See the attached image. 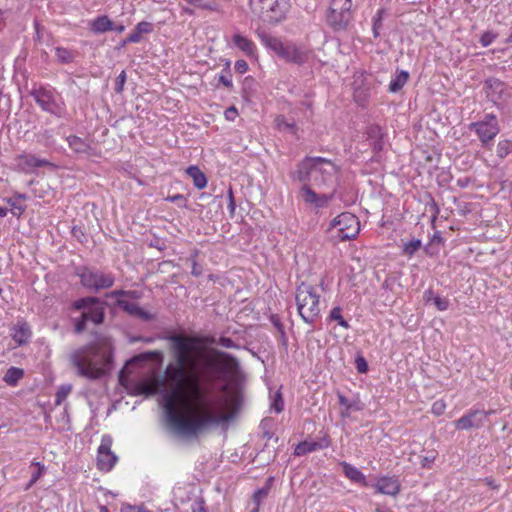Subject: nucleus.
I'll list each match as a JSON object with an SVG mask.
<instances>
[{"label": "nucleus", "mask_w": 512, "mask_h": 512, "mask_svg": "<svg viewBox=\"0 0 512 512\" xmlns=\"http://www.w3.org/2000/svg\"><path fill=\"white\" fill-rule=\"evenodd\" d=\"M165 201L177 203V205L181 208L187 207V198L183 194L168 195L165 198Z\"/></svg>", "instance_id": "nucleus-45"}, {"label": "nucleus", "mask_w": 512, "mask_h": 512, "mask_svg": "<svg viewBox=\"0 0 512 512\" xmlns=\"http://www.w3.org/2000/svg\"><path fill=\"white\" fill-rule=\"evenodd\" d=\"M338 171L337 165L329 159L306 156L297 163L295 170L289 173V177L292 181L310 184L311 174H319L321 179H315V188L321 189L333 181L332 178Z\"/></svg>", "instance_id": "nucleus-4"}, {"label": "nucleus", "mask_w": 512, "mask_h": 512, "mask_svg": "<svg viewBox=\"0 0 512 512\" xmlns=\"http://www.w3.org/2000/svg\"><path fill=\"white\" fill-rule=\"evenodd\" d=\"M295 301L298 314L302 320L313 326L321 312L320 295L317 294L315 287L306 282H301L296 288Z\"/></svg>", "instance_id": "nucleus-6"}, {"label": "nucleus", "mask_w": 512, "mask_h": 512, "mask_svg": "<svg viewBox=\"0 0 512 512\" xmlns=\"http://www.w3.org/2000/svg\"><path fill=\"white\" fill-rule=\"evenodd\" d=\"M300 197L306 205L313 206L316 209L326 208L334 199L335 190L331 193H317L310 184H302Z\"/></svg>", "instance_id": "nucleus-11"}, {"label": "nucleus", "mask_w": 512, "mask_h": 512, "mask_svg": "<svg viewBox=\"0 0 512 512\" xmlns=\"http://www.w3.org/2000/svg\"><path fill=\"white\" fill-rule=\"evenodd\" d=\"M90 30L95 34L112 31L113 22L106 15L98 16L90 22Z\"/></svg>", "instance_id": "nucleus-27"}, {"label": "nucleus", "mask_w": 512, "mask_h": 512, "mask_svg": "<svg viewBox=\"0 0 512 512\" xmlns=\"http://www.w3.org/2000/svg\"><path fill=\"white\" fill-rule=\"evenodd\" d=\"M7 203L9 204V206L11 207V211L13 213V215L15 216H21L22 213L25 211L26 209V206L25 205H22L20 204L18 201H16L14 198H9L7 199Z\"/></svg>", "instance_id": "nucleus-43"}, {"label": "nucleus", "mask_w": 512, "mask_h": 512, "mask_svg": "<svg viewBox=\"0 0 512 512\" xmlns=\"http://www.w3.org/2000/svg\"><path fill=\"white\" fill-rule=\"evenodd\" d=\"M198 255V251L195 250L193 254L187 259V261L191 262V274L195 277H199L203 273V268L201 265L198 264L196 258Z\"/></svg>", "instance_id": "nucleus-42"}, {"label": "nucleus", "mask_w": 512, "mask_h": 512, "mask_svg": "<svg viewBox=\"0 0 512 512\" xmlns=\"http://www.w3.org/2000/svg\"><path fill=\"white\" fill-rule=\"evenodd\" d=\"M446 410V403L444 400L442 399H439V400H436L433 404H432V408H431V411L434 415L436 416H441L444 414Z\"/></svg>", "instance_id": "nucleus-53"}, {"label": "nucleus", "mask_w": 512, "mask_h": 512, "mask_svg": "<svg viewBox=\"0 0 512 512\" xmlns=\"http://www.w3.org/2000/svg\"><path fill=\"white\" fill-rule=\"evenodd\" d=\"M71 307L75 311H81V315L74 319V331L81 334L86 330V325L91 322L100 325L105 319V302L95 296L79 298L72 302Z\"/></svg>", "instance_id": "nucleus-5"}, {"label": "nucleus", "mask_w": 512, "mask_h": 512, "mask_svg": "<svg viewBox=\"0 0 512 512\" xmlns=\"http://www.w3.org/2000/svg\"><path fill=\"white\" fill-rule=\"evenodd\" d=\"M338 403L343 409L340 412L342 418H349L352 411H361L364 408V404L361 402L359 397H355L349 400L340 392H337Z\"/></svg>", "instance_id": "nucleus-21"}, {"label": "nucleus", "mask_w": 512, "mask_h": 512, "mask_svg": "<svg viewBox=\"0 0 512 512\" xmlns=\"http://www.w3.org/2000/svg\"><path fill=\"white\" fill-rule=\"evenodd\" d=\"M138 33L142 34H148L153 31V25L150 22L147 21H141L135 26Z\"/></svg>", "instance_id": "nucleus-56"}, {"label": "nucleus", "mask_w": 512, "mask_h": 512, "mask_svg": "<svg viewBox=\"0 0 512 512\" xmlns=\"http://www.w3.org/2000/svg\"><path fill=\"white\" fill-rule=\"evenodd\" d=\"M134 317H136L138 319H141L143 321H146V322L152 321L154 319V315L153 314H151L148 311H145L144 309H142L139 306H138V308L136 310V313H135Z\"/></svg>", "instance_id": "nucleus-57"}, {"label": "nucleus", "mask_w": 512, "mask_h": 512, "mask_svg": "<svg viewBox=\"0 0 512 512\" xmlns=\"http://www.w3.org/2000/svg\"><path fill=\"white\" fill-rule=\"evenodd\" d=\"M232 40L234 45L245 52L248 56H251L255 53V44L247 37L240 34H235Z\"/></svg>", "instance_id": "nucleus-33"}, {"label": "nucleus", "mask_w": 512, "mask_h": 512, "mask_svg": "<svg viewBox=\"0 0 512 512\" xmlns=\"http://www.w3.org/2000/svg\"><path fill=\"white\" fill-rule=\"evenodd\" d=\"M257 35L263 45L272 50L275 54L279 55L283 45L285 44L284 42H282L279 38L267 33L266 31L259 30Z\"/></svg>", "instance_id": "nucleus-24"}, {"label": "nucleus", "mask_w": 512, "mask_h": 512, "mask_svg": "<svg viewBox=\"0 0 512 512\" xmlns=\"http://www.w3.org/2000/svg\"><path fill=\"white\" fill-rule=\"evenodd\" d=\"M395 283H396V279L394 277H388L382 283V289L388 290V291H393V287H394Z\"/></svg>", "instance_id": "nucleus-64"}, {"label": "nucleus", "mask_w": 512, "mask_h": 512, "mask_svg": "<svg viewBox=\"0 0 512 512\" xmlns=\"http://www.w3.org/2000/svg\"><path fill=\"white\" fill-rule=\"evenodd\" d=\"M218 344L224 348H228V349H239L240 348V345L235 343L230 337H224V336H221L219 339H218Z\"/></svg>", "instance_id": "nucleus-54"}, {"label": "nucleus", "mask_w": 512, "mask_h": 512, "mask_svg": "<svg viewBox=\"0 0 512 512\" xmlns=\"http://www.w3.org/2000/svg\"><path fill=\"white\" fill-rule=\"evenodd\" d=\"M269 492L268 488H259L253 494V503L260 506L261 503L267 498Z\"/></svg>", "instance_id": "nucleus-46"}, {"label": "nucleus", "mask_w": 512, "mask_h": 512, "mask_svg": "<svg viewBox=\"0 0 512 512\" xmlns=\"http://www.w3.org/2000/svg\"><path fill=\"white\" fill-rule=\"evenodd\" d=\"M375 488L378 493L397 496L401 490V483L397 476H382L378 478Z\"/></svg>", "instance_id": "nucleus-18"}, {"label": "nucleus", "mask_w": 512, "mask_h": 512, "mask_svg": "<svg viewBox=\"0 0 512 512\" xmlns=\"http://www.w3.org/2000/svg\"><path fill=\"white\" fill-rule=\"evenodd\" d=\"M435 459H436V454L434 452H432L430 455L423 456L421 458V466L423 468L429 469V468H431V466L434 463Z\"/></svg>", "instance_id": "nucleus-60"}, {"label": "nucleus", "mask_w": 512, "mask_h": 512, "mask_svg": "<svg viewBox=\"0 0 512 512\" xmlns=\"http://www.w3.org/2000/svg\"><path fill=\"white\" fill-rule=\"evenodd\" d=\"M226 66H227V68L224 70L226 72V75L221 74L219 76V82L221 84H223L226 88L231 90L233 88V83H232V79H231V73L229 70L230 63L227 62Z\"/></svg>", "instance_id": "nucleus-47"}, {"label": "nucleus", "mask_w": 512, "mask_h": 512, "mask_svg": "<svg viewBox=\"0 0 512 512\" xmlns=\"http://www.w3.org/2000/svg\"><path fill=\"white\" fill-rule=\"evenodd\" d=\"M115 305L133 317L138 308V305L136 303L128 302L123 299H116Z\"/></svg>", "instance_id": "nucleus-40"}, {"label": "nucleus", "mask_w": 512, "mask_h": 512, "mask_svg": "<svg viewBox=\"0 0 512 512\" xmlns=\"http://www.w3.org/2000/svg\"><path fill=\"white\" fill-rule=\"evenodd\" d=\"M487 97L494 103L502 100L505 92V83L497 78H489L484 83Z\"/></svg>", "instance_id": "nucleus-20"}, {"label": "nucleus", "mask_w": 512, "mask_h": 512, "mask_svg": "<svg viewBox=\"0 0 512 512\" xmlns=\"http://www.w3.org/2000/svg\"><path fill=\"white\" fill-rule=\"evenodd\" d=\"M164 339L170 342L169 351L172 357V361L167 365V374L171 380L177 384H181L186 376V368L198 374H202L203 371L209 369L207 359H211V357H205V365L199 366L193 355V351H196L200 346L218 344V340H216L214 336H188L179 333H170L165 335ZM213 353L222 360L227 361V364H223L214 359L221 367L226 368V378L230 371L239 368L238 359L232 354L218 350H213Z\"/></svg>", "instance_id": "nucleus-2"}, {"label": "nucleus", "mask_w": 512, "mask_h": 512, "mask_svg": "<svg viewBox=\"0 0 512 512\" xmlns=\"http://www.w3.org/2000/svg\"><path fill=\"white\" fill-rule=\"evenodd\" d=\"M270 320H271L272 324L276 327L278 332L280 333L283 343L286 344L287 337H286V333L284 330V325L281 323L280 318L278 317V315H271Z\"/></svg>", "instance_id": "nucleus-44"}, {"label": "nucleus", "mask_w": 512, "mask_h": 512, "mask_svg": "<svg viewBox=\"0 0 512 512\" xmlns=\"http://www.w3.org/2000/svg\"><path fill=\"white\" fill-rule=\"evenodd\" d=\"M69 147L77 154H91L92 147L87 140L76 135H70L66 138Z\"/></svg>", "instance_id": "nucleus-25"}, {"label": "nucleus", "mask_w": 512, "mask_h": 512, "mask_svg": "<svg viewBox=\"0 0 512 512\" xmlns=\"http://www.w3.org/2000/svg\"><path fill=\"white\" fill-rule=\"evenodd\" d=\"M55 55L57 57V60L62 64H69L74 61L75 54L64 47H57L55 49Z\"/></svg>", "instance_id": "nucleus-38"}, {"label": "nucleus", "mask_w": 512, "mask_h": 512, "mask_svg": "<svg viewBox=\"0 0 512 512\" xmlns=\"http://www.w3.org/2000/svg\"><path fill=\"white\" fill-rule=\"evenodd\" d=\"M209 369L203 371L202 374L193 373L192 370L186 368V376L181 384H177L171 380L167 374V367L164 370V375L159 377L157 382L160 386H164L165 381L171 387L163 396V408L166 413L169 424L174 428L175 432L183 437H187L188 428L187 423L192 421V416H181L175 409L176 398L183 391L187 385L191 398L197 404H210L208 394L218 381H225L227 370L221 367L212 359H207Z\"/></svg>", "instance_id": "nucleus-1"}, {"label": "nucleus", "mask_w": 512, "mask_h": 512, "mask_svg": "<svg viewBox=\"0 0 512 512\" xmlns=\"http://www.w3.org/2000/svg\"><path fill=\"white\" fill-rule=\"evenodd\" d=\"M434 304L439 311H445L449 307V300L447 298L442 297H434Z\"/></svg>", "instance_id": "nucleus-59"}, {"label": "nucleus", "mask_w": 512, "mask_h": 512, "mask_svg": "<svg viewBox=\"0 0 512 512\" xmlns=\"http://www.w3.org/2000/svg\"><path fill=\"white\" fill-rule=\"evenodd\" d=\"M510 153H512V141L507 139L501 140L497 145V156L505 158Z\"/></svg>", "instance_id": "nucleus-39"}, {"label": "nucleus", "mask_w": 512, "mask_h": 512, "mask_svg": "<svg viewBox=\"0 0 512 512\" xmlns=\"http://www.w3.org/2000/svg\"><path fill=\"white\" fill-rule=\"evenodd\" d=\"M291 8L290 0H278L277 4L266 14L264 21L270 24H277L286 19L287 13Z\"/></svg>", "instance_id": "nucleus-19"}, {"label": "nucleus", "mask_w": 512, "mask_h": 512, "mask_svg": "<svg viewBox=\"0 0 512 512\" xmlns=\"http://www.w3.org/2000/svg\"><path fill=\"white\" fill-rule=\"evenodd\" d=\"M366 140L372 148L373 156L371 161L380 163L382 161V152L384 149V136L383 129L377 124H371L365 131Z\"/></svg>", "instance_id": "nucleus-12"}, {"label": "nucleus", "mask_w": 512, "mask_h": 512, "mask_svg": "<svg viewBox=\"0 0 512 512\" xmlns=\"http://www.w3.org/2000/svg\"><path fill=\"white\" fill-rule=\"evenodd\" d=\"M408 79L409 73L407 71L397 70L396 75L392 78V80L389 83L388 91L391 93L399 92L407 83Z\"/></svg>", "instance_id": "nucleus-31"}, {"label": "nucleus", "mask_w": 512, "mask_h": 512, "mask_svg": "<svg viewBox=\"0 0 512 512\" xmlns=\"http://www.w3.org/2000/svg\"><path fill=\"white\" fill-rule=\"evenodd\" d=\"M71 234L80 243H85L87 240V236L80 226H73L72 230H71Z\"/></svg>", "instance_id": "nucleus-55"}, {"label": "nucleus", "mask_w": 512, "mask_h": 512, "mask_svg": "<svg viewBox=\"0 0 512 512\" xmlns=\"http://www.w3.org/2000/svg\"><path fill=\"white\" fill-rule=\"evenodd\" d=\"M30 469H32L31 472V479L24 487V491H28L46 472L45 465L41 464L37 461H32L30 464Z\"/></svg>", "instance_id": "nucleus-34"}, {"label": "nucleus", "mask_w": 512, "mask_h": 512, "mask_svg": "<svg viewBox=\"0 0 512 512\" xmlns=\"http://www.w3.org/2000/svg\"><path fill=\"white\" fill-rule=\"evenodd\" d=\"M69 365L75 373L89 380H99L108 374L112 355L97 343H90L72 350Z\"/></svg>", "instance_id": "nucleus-3"}, {"label": "nucleus", "mask_w": 512, "mask_h": 512, "mask_svg": "<svg viewBox=\"0 0 512 512\" xmlns=\"http://www.w3.org/2000/svg\"><path fill=\"white\" fill-rule=\"evenodd\" d=\"M188 5L194 9H199L208 12H219L220 4L217 0H184Z\"/></svg>", "instance_id": "nucleus-29"}, {"label": "nucleus", "mask_w": 512, "mask_h": 512, "mask_svg": "<svg viewBox=\"0 0 512 512\" xmlns=\"http://www.w3.org/2000/svg\"><path fill=\"white\" fill-rule=\"evenodd\" d=\"M22 164L28 168H40L46 166H52V163L46 159L38 158L33 154H22L19 156Z\"/></svg>", "instance_id": "nucleus-32"}, {"label": "nucleus", "mask_w": 512, "mask_h": 512, "mask_svg": "<svg viewBox=\"0 0 512 512\" xmlns=\"http://www.w3.org/2000/svg\"><path fill=\"white\" fill-rule=\"evenodd\" d=\"M429 198L430 200L427 203V206L429 207V211L432 213L433 217L436 218L440 212V209L438 207V204L431 195H429Z\"/></svg>", "instance_id": "nucleus-62"}, {"label": "nucleus", "mask_w": 512, "mask_h": 512, "mask_svg": "<svg viewBox=\"0 0 512 512\" xmlns=\"http://www.w3.org/2000/svg\"><path fill=\"white\" fill-rule=\"evenodd\" d=\"M187 175H189L193 184L197 189H203L207 185V177L205 174L199 169L198 166L191 165L186 169Z\"/></svg>", "instance_id": "nucleus-30"}, {"label": "nucleus", "mask_w": 512, "mask_h": 512, "mask_svg": "<svg viewBox=\"0 0 512 512\" xmlns=\"http://www.w3.org/2000/svg\"><path fill=\"white\" fill-rule=\"evenodd\" d=\"M488 413L484 410L472 408L454 422L457 430L479 429L484 426Z\"/></svg>", "instance_id": "nucleus-13"}, {"label": "nucleus", "mask_w": 512, "mask_h": 512, "mask_svg": "<svg viewBox=\"0 0 512 512\" xmlns=\"http://www.w3.org/2000/svg\"><path fill=\"white\" fill-rule=\"evenodd\" d=\"M333 228H337V238L341 241L354 239L360 231L358 218L349 212L335 217L331 221L329 229Z\"/></svg>", "instance_id": "nucleus-9"}, {"label": "nucleus", "mask_w": 512, "mask_h": 512, "mask_svg": "<svg viewBox=\"0 0 512 512\" xmlns=\"http://www.w3.org/2000/svg\"><path fill=\"white\" fill-rule=\"evenodd\" d=\"M341 466L345 477H347L350 481L360 484L363 487L368 486L366 476L358 468L347 462H342Z\"/></svg>", "instance_id": "nucleus-23"}, {"label": "nucleus", "mask_w": 512, "mask_h": 512, "mask_svg": "<svg viewBox=\"0 0 512 512\" xmlns=\"http://www.w3.org/2000/svg\"><path fill=\"white\" fill-rule=\"evenodd\" d=\"M278 0H249L251 10L260 15L263 20L266 18V14L273 8V5L277 4Z\"/></svg>", "instance_id": "nucleus-26"}, {"label": "nucleus", "mask_w": 512, "mask_h": 512, "mask_svg": "<svg viewBox=\"0 0 512 512\" xmlns=\"http://www.w3.org/2000/svg\"><path fill=\"white\" fill-rule=\"evenodd\" d=\"M30 326L27 322H18L14 328L13 339L19 345L26 344L31 337Z\"/></svg>", "instance_id": "nucleus-28"}, {"label": "nucleus", "mask_w": 512, "mask_h": 512, "mask_svg": "<svg viewBox=\"0 0 512 512\" xmlns=\"http://www.w3.org/2000/svg\"><path fill=\"white\" fill-rule=\"evenodd\" d=\"M24 371L21 368L10 367L4 377L3 380L6 384L10 386H15L18 381L23 377Z\"/></svg>", "instance_id": "nucleus-36"}, {"label": "nucleus", "mask_w": 512, "mask_h": 512, "mask_svg": "<svg viewBox=\"0 0 512 512\" xmlns=\"http://www.w3.org/2000/svg\"><path fill=\"white\" fill-rule=\"evenodd\" d=\"M422 242L419 239H413L404 244L403 252L409 257L413 256L421 248Z\"/></svg>", "instance_id": "nucleus-41"}, {"label": "nucleus", "mask_w": 512, "mask_h": 512, "mask_svg": "<svg viewBox=\"0 0 512 512\" xmlns=\"http://www.w3.org/2000/svg\"><path fill=\"white\" fill-rule=\"evenodd\" d=\"M338 0H333L330 6V12L327 15V22L330 26H332L335 30H342L347 27L350 21V13L340 12L338 9Z\"/></svg>", "instance_id": "nucleus-17"}, {"label": "nucleus", "mask_w": 512, "mask_h": 512, "mask_svg": "<svg viewBox=\"0 0 512 512\" xmlns=\"http://www.w3.org/2000/svg\"><path fill=\"white\" fill-rule=\"evenodd\" d=\"M469 129L475 131L484 145L492 141L499 133L497 118L494 114H486L483 120L470 123Z\"/></svg>", "instance_id": "nucleus-10"}, {"label": "nucleus", "mask_w": 512, "mask_h": 512, "mask_svg": "<svg viewBox=\"0 0 512 512\" xmlns=\"http://www.w3.org/2000/svg\"><path fill=\"white\" fill-rule=\"evenodd\" d=\"M278 56L289 63L303 65L309 58V52L296 44L287 42L283 45Z\"/></svg>", "instance_id": "nucleus-16"}, {"label": "nucleus", "mask_w": 512, "mask_h": 512, "mask_svg": "<svg viewBox=\"0 0 512 512\" xmlns=\"http://www.w3.org/2000/svg\"><path fill=\"white\" fill-rule=\"evenodd\" d=\"M496 38L497 33L493 31H486L481 35L479 42L483 47H488Z\"/></svg>", "instance_id": "nucleus-48"}, {"label": "nucleus", "mask_w": 512, "mask_h": 512, "mask_svg": "<svg viewBox=\"0 0 512 512\" xmlns=\"http://www.w3.org/2000/svg\"><path fill=\"white\" fill-rule=\"evenodd\" d=\"M275 124L279 131L297 135L298 127L295 121H288L284 116L279 115L275 119Z\"/></svg>", "instance_id": "nucleus-35"}, {"label": "nucleus", "mask_w": 512, "mask_h": 512, "mask_svg": "<svg viewBox=\"0 0 512 512\" xmlns=\"http://www.w3.org/2000/svg\"><path fill=\"white\" fill-rule=\"evenodd\" d=\"M210 393L208 394V396ZM210 404H200L202 407L209 408L205 410L203 413L196 414L192 416V421L187 423V428L189 430L187 437H196L199 434L206 431L208 428L212 426H218L222 423H227L232 419L231 413H215L211 410L212 401L208 397Z\"/></svg>", "instance_id": "nucleus-8"}, {"label": "nucleus", "mask_w": 512, "mask_h": 512, "mask_svg": "<svg viewBox=\"0 0 512 512\" xmlns=\"http://www.w3.org/2000/svg\"><path fill=\"white\" fill-rule=\"evenodd\" d=\"M384 9H379L376 15L373 17V26H376V29L382 28V20H383Z\"/></svg>", "instance_id": "nucleus-63"}, {"label": "nucleus", "mask_w": 512, "mask_h": 512, "mask_svg": "<svg viewBox=\"0 0 512 512\" xmlns=\"http://www.w3.org/2000/svg\"><path fill=\"white\" fill-rule=\"evenodd\" d=\"M355 367L357 371L361 374H364L368 371V363L363 355H357V357L355 358Z\"/></svg>", "instance_id": "nucleus-51"}, {"label": "nucleus", "mask_w": 512, "mask_h": 512, "mask_svg": "<svg viewBox=\"0 0 512 512\" xmlns=\"http://www.w3.org/2000/svg\"><path fill=\"white\" fill-rule=\"evenodd\" d=\"M248 68V63L245 60L240 59L235 62L234 69L239 74L246 73L248 71Z\"/></svg>", "instance_id": "nucleus-61"}, {"label": "nucleus", "mask_w": 512, "mask_h": 512, "mask_svg": "<svg viewBox=\"0 0 512 512\" xmlns=\"http://www.w3.org/2000/svg\"><path fill=\"white\" fill-rule=\"evenodd\" d=\"M112 439L104 435L98 448L97 467L101 471H110L117 462V456L111 451Z\"/></svg>", "instance_id": "nucleus-14"}, {"label": "nucleus", "mask_w": 512, "mask_h": 512, "mask_svg": "<svg viewBox=\"0 0 512 512\" xmlns=\"http://www.w3.org/2000/svg\"><path fill=\"white\" fill-rule=\"evenodd\" d=\"M75 274L80 279V284L87 290L99 292L111 288L115 283V275L101 269L89 266H80Z\"/></svg>", "instance_id": "nucleus-7"}, {"label": "nucleus", "mask_w": 512, "mask_h": 512, "mask_svg": "<svg viewBox=\"0 0 512 512\" xmlns=\"http://www.w3.org/2000/svg\"><path fill=\"white\" fill-rule=\"evenodd\" d=\"M70 392L71 386H61L55 395V403L57 405L61 404Z\"/></svg>", "instance_id": "nucleus-49"}, {"label": "nucleus", "mask_w": 512, "mask_h": 512, "mask_svg": "<svg viewBox=\"0 0 512 512\" xmlns=\"http://www.w3.org/2000/svg\"><path fill=\"white\" fill-rule=\"evenodd\" d=\"M327 320L336 321L341 327L345 329L350 328V324L342 316V308L340 306H336L331 309Z\"/></svg>", "instance_id": "nucleus-37"}, {"label": "nucleus", "mask_w": 512, "mask_h": 512, "mask_svg": "<svg viewBox=\"0 0 512 512\" xmlns=\"http://www.w3.org/2000/svg\"><path fill=\"white\" fill-rule=\"evenodd\" d=\"M126 72L124 70L121 71V73L116 77L115 79V87L114 91L116 93H122L124 90V85L126 83Z\"/></svg>", "instance_id": "nucleus-50"}, {"label": "nucleus", "mask_w": 512, "mask_h": 512, "mask_svg": "<svg viewBox=\"0 0 512 512\" xmlns=\"http://www.w3.org/2000/svg\"><path fill=\"white\" fill-rule=\"evenodd\" d=\"M330 444L331 441L329 437H324L319 442L303 441L296 446L294 454L297 456H302L320 449L328 448Z\"/></svg>", "instance_id": "nucleus-22"}, {"label": "nucleus", "mask_w": 512, "mask_h": 512, "mask_svg": "<svg viewBox=\"0 0 512 512\" xmlns=\"http://www.w3.org/2000/svg\"><path fill=\"white\" fill-rule=\"evenodd\" d=\"M271 423L272 421L270 419H263L260 423L264 438L271 439L273 437V433L269 430Z\"/></svg>", "instance_id": "nucleus-58"}, {"label": "nucleus", "mask_w": 512, "mask_h": 512, "mask_svg": "<svg viewBox=\"0 0 512 512\" xmlns=\"http://www.w3.org/2000/svg\"><path fill=\"white\" fill-rule=\"evenodd\" d=\"M30 95L34 101L41 107L45 112L55 114L54 108L57 106L52 91L48 90L42 85H33Z\"/></svg>", "instance_id": "nucleus-15"}, {"label": "nucleus", "mask_w": 512, "mask_h": 512, "mask_svg": "<svg viewBox=\"0 0 512 512\" xmlns=\"http://www.w3.org/2000/svg\"><path fill=\"white\" fill-rule=\"evenodd\" d=\"M271 408L276 413H281L284 410V401H283V398H282V395H281L280 392H277L275 394V397H274L273 402L271 404Z\"/></svg>", "instance_id": "nucleus-52"}]
</instances>
